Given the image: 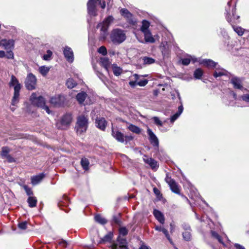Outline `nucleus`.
<instances>
[{"instance_id": "nucleus-5", "label": "nucleus", "mask_w": 249, "mask_h": 249, "mask_svg": "<svg viewBox=\"0 0 249 249\" xmlns=\"http://www.w3.org/2000/svg\"><path fill=\"white\" fill-rule=\"evenodd\" d=\"M30 101L33 105L45 110L48 114L50 113L51 111L49 107L45 105V99L42 96H38L36 93H33L30 97Z\"/></svg>"}, {"instance_id": "nucleus-4", "label": "nucleus", "mask_w": 249, "mask_h": 249, "mask_svg": "<svg viewBox=\"0 0 249 249\" xmlns=\"http://www.w3.org/2000/svg\"><path fill=\"white\" fill-rule=\"evenodd\" d=\"M113 20V17L111 16H109L106 18L102 22H101L97 25V28H101L100 40H105L106 38L108 35V28Z\"/></svg>"}, {"instance_id": "nucleus-36", "label": "nucleus", "mask_w": 249, "mask_h": 249, "mask_svg": "<svg viewBox=\"0 0 249 249\" xmlns=\"http://www.w3.org/2000/svg\"><path fill=\"white\" fill-rule=\"evenodd\" d=\"M94 219L96 222L102 225H105L107 222V220L99 214L96 215Z\"/></svg>"}, {"instance_id": "nucleus-29", "label": "nucleus", "mask_w": 249, "mask_h": 249, "mask_svg": "<svg viewBox=\"0 0 249 249\" xmlns=\"http://www.w3.org/2000/svg\"><path fill=\"white\" fill-rule=\"evenodd\" d=\"M113 237V233L111 232H108L105 235L103 238H100L99 241V243H106L107 242H109L112 240Z\"/></svg>"}, {"instance_id": "nucleus-8", "label": "nucleus", "mask_w": 249, "mask_h": 249, "mask_svg": "<svg viewBox=\"0 0 249 249\" xmlns=\"http://www.w3.org/2000/svg\"><path fill=\"white\" fill-rule=\"evenodd\" d=\"M121 16L125 18L127 23L131 25H135L137 24V20L134 18L133 14H131L127 9L122 8L120 11Z\"/></svg>"}, {"instance_id": "nucleus-47", "label": "nucleus", "mask_w": 249, "mask_h": 249, "mask_svg": "<svg viewBox=\"0 0 249 249\" xmlns=\"http://www.w3.org/2000/svg\"><path fill=\"white\" fill-rule=\"evenodd\" d=\"M240 98L242 101L247 104H249V93L243 94L241 96Z\"/></svg>"}, {"instance_id": "nucleus-39", "label": "nucleus", "mask_w": 249, "mask_h": 249, "mask_svg": "<svg viewBox=\"0 0 249 249\" xmlns=\"http://www.w3.org/2000/svg\"><path fill=\"white\" fill-rule=\"evenodd\" d=\"M212 236L213 238L216 239L219 243L222 244L223 246H225L221 237L215 231L212 230L211 231Z\"/></svg>"}, {"instance_id": "nucleus-33", "label": "nucleus", "mask_w": 249, "mask_h": 249, "mask_svg": "<svg viewBox=\"0 0 249 249\" xmlns=\"http://www.w3.org/2000/svg\"><path fill=\"white\" fill-rule=\"evenodd\" d=\"M29 206L31 208L35 207L36 206L37 199L36 197L30 196L27 200Z\"/></svg>"}, {"instance_id": "nucleus-12", "label": "nucleus", "mask_w": 249, "mask_h": 249, "mask_svg": "<svg viewBox=\"0 0 249 249\" xmlns=\"http://www.w3.org/2000/svg\"><path fill=\"white\" fill-rule=\"evenodd\" d=\"M76 99L80 104H83L84 101L86 102L87 104H90L92 103L90 97L84 91H81L77 94L76 95Z\"/></svg>"}, {"instance_id": "nucleus-64", "label": "nucleus", "mask_w": 249, "mask_h": 249, "mask_svg": "<svg viewBox=\"0 0 249 249\" xmlns=\"http://www.w3.org/2000/svg\"><path fill=\"white\" fill-rule=\"evenodd\" d=\"M140 249H150V248H149L148 247L146 246H144V245H142L141 247V248H140Z\"/></svg>"}, {"instance_id": "nucleus-9", "label": "nucleus", "mask_w": 249, "mask_h": 249, "mask_svg": "<svg viewBox=\"0 0 249 249\" xmlns=\"http://www.w3.org/2000/svg\"><path fill=\"white\" fill-rule=\"evenodd\" d=\"M25 86L28 90H33L35 89L36 84V78L32 73L28 74L25 80Z\"/></svg>"}, {"instance_id": "nucleus-48", "label": "nucleus", "mask_w": 249, "mask_h": 249, "mask_svg": "<svg viewBox=\"0 0 249 249\" xmlns=\"http://www.w3.org/2000/svg\"><path fill=\"white\" fill-rule=\"evenodd\" d=\"M152 120L154 123L158 126H162L163 124L162 122L160 120L158 117H154L152 118Z\"/></svg>"}, {"instance_id": "nucleus-52", "label": "nucleus", "mask_w": 249, "mask_h": 249, "mask_svg": "<svg viewBox=\"0 0 249 249\" xmlns=\"http://www.w3.org/2000/svg\"><path fill=\"white\" fill-rule=\"evenodd\" d=\"M98 52L104 55H105L107 54V50L105 46L100 47L98 49Z\"/></svg>"}, {"instance_id": "nucleus-25", "label": "nucleus", "mask_w": 249, "mask_h": 249, "mask_svg": "<svg viewBox=\"0 0 249 249\" xmlns=\"http://www.w3.org/2000/svg\"><path fill=\"white\" fill-rule=\"evenodd\" d=\"M200 63L210 68H215L217 66V63L209 59H203Z\"/></svg>"}, {"instance_id": "nucleus-54", "label": "nucleus", "mask_w": 249, "mask_h": 249, "mask_svg": "<svg viewBox=\"0 0 249 249\" xmlns=\"http://www.w3.org/2000/svg\"><path fill=\"white\" fill-rule=\"evenodd\" d=\"M27 222L26 221L20 223L18 225V227L21 230H25L27 228Z\"/></svg>"}, {"instance_id": "nucleus-11", "label": "nucleus", "mask_w": 249, "mask_h": 249, "mask_svg": "<svg viewBox=\"0 0 249 249\" xmlns=\"http://www.w3.org/2000/svg\"><path fill=\"white\" fill-rule=\"evenodd\" d=\"M147 133L150 143L153 145V147H154L156 150H158L159 146V141L158 138L152 131V130L149 127L147 128Z\"/></svg>"}, {"instance_id": "nucleus-24", "label": "nucleus", "mask_w": 249, "mask_h": 249, "mask_svg": "<svg viewBox=\"0 0 249 249\" xmlns=\"http://www.w3.org/2000/svg\"><path fill=\"white\" fill-rule=\"evenodd\" d=\"M153 214L160 223L161 224H164L165 218L163 214L161 212L156 209H154L153 211Z\"/></svg>"}, {"instance_id": "nucleus-17", "label": "nucleus", "mask_w": 249, "mask_h": 249, "mask_svg": "<svg viewBox=\"0 0 249 249\" xmlns=\"http://www.w3.org/2000/svg\"><path fill=\"white\" fill-rule=\"evenodd\" d=\"M64 55L66 60L70 63H72L74 60L73 53L72 49L66 46L63 50Z\"/></svg>"}, {"instance_id": "nucleus-35", "label": "nucleus", "mask_w": 249, "mask_h": 249, "mask_svg": "<svg viewBox=\"0 0 249 249\" xmlns=\"http://www.w3.org/2000/svg\"><path fill=\"white\" fill-rule=\"evenodd\" d=\"M149 26H150L149 22L146 20H143L142 21V25L141 27V31L143 33L148 32V31H149V30L148 29Z\"/></svg>"}, {"instance_id": "nucleus-59", "label": "nucleus", "mask_w": 249, "mask_h": 249, "mask_svg": "<svg viewBox=\"0 0 249 249\" xmlns=\"http://www.w3.org/2000/svg\"><path fill=\"white\" fill-rule=\"evenodd\" d=\"M199 220H200V221L201 222H207L208 223H209V222H212L211 220L210 219L208 218H207L205 220L204 219V217L201 218L200 219H199Z\"/></svg>"}, {"instance_id": "nucleus-38", "label": "nucleus", "mask_w": 249, "mask_h": 249, "mask_svg": "<svg viewBox=\"0 0 249 249\" xmlns=\"http://www.w3.org/2000/svg\"><path fill=\"white\" fill-rule=\"evenodd\" d=\"M203 75V71L200 68L196 69L194 72V76L196 79H200Z\"/></svg>"}, {"instance_id": "nucleus-18", "label": "nucleus", "mask_w": 249, "mask_h": 249, "mask_svg": "<svg viewBox=\"0 0 249 249\" xmlns=\"http://www.w3.org/2000/svg\"><path fill=\"white\" fill-rule=\"evenodd\" d=\"M231 82L233 85V87L236 89H239L241 90H245L246 89H244L242 85V80L240 78L237 77H233L231 79Z\"/></svg>"}, {"instance_id": "nucleus-61", "label": "nucleus", "mask_w": 249, "mask_h": 249, "mask_svg": "<svg viewBox=\"0 0 249 249\" xmlns=\"http://www.w3.org/2000/svg\"><path fill=\"white\" fill-rule=\"evenodd\" d=\"M5 56V52L3 51H0V58L4 57Z\"/></svg>"}, {"instance_id": "nucleus-23", "label": "nucleus", "mask_w": 249, "mask_h": 249, "mask_svg": "<svg viewBox=\"0 0 249 249\" xmlns=\"http://www.w3.org/2000/svg\"><path fill=\"white\" fill-rule=\"evenodd\" d=\"M182 65L185 66L188 65L192 61L193 63L197 61V59L191 55H187L186 57L182 58L180 60Z\"/></svg>"}, {"instance_id": "nucleus-13", "label": "nucleus", "mask_w": 249, "mask_h": 249, "mask_svg": "<svg viewBox=\"0 0 249 249\" xmlns=\"http://www.w3.org/2000/svg\"><path fill=\"white\" fill-rule=\"evenodd\" d=\"M65 101V97L61 95H55L51 98L50 103L55 107H60L62 105Z\"/></svg>"}, {"instance_id": "nucleus-49", "label": "nucleus", "mask_w": 249, "mask_h": 249, "mask_svg": "<svg viewBox=\"0 0 249 249\" xmlns=\"http://www.w3.org/2000/svg\"><path fill=\"white\" fill-rule=\"evenodd\" d=\"M23 188L28 196H30L33 195V193L31 189L29 188L27 185H24Z\"/></svg>"}, {"instance_id": "nucleus-41", "label": "nucleus", "mask_w": 249, "mask_h": 249, "mask_svg": "<svg viewBox=\"0 0 249 249\" xmlns=\"http://www.w3.org/2000/svg\"><path fill=\"white\" fill-rule=\"evenodd\" d=\"M49 70L50 68L45 66H41L39 68V71L43 76L47 75Z\"/></svg>"}, {"instance_id": "nucleus-58", "label": "nucleus", "mask_w": 249, "mask_h": 249, "mask_svg": "<svg viewBox=\"0 0 249 249\" xmlns=\"http://www.w3.org/2000/svg\"><path fill=\"white\" fill-rule=\"evenodd\" d=\"M234 247L236 249H246L244 246L237 243L234 244Z\"/></svg>"}, {"instance_id": "nucleus-26", "label": "nucleus", "mask_w": 249, "mask_h": 249, "mask_svg": "<svg viewBox=\"0 0 249 249\" xmlns=\"http://www.w3.org/2000/svg\"><path fill=\"white\" fill-rule=\"evenodd\" d=\"M143 34L144 40L146 42L153 43L155 42L156 40L150 31L144 33Z\"/></svg>"}, {"instance_id": "nucleus-55", "label": "nucleus", "mask_w": 249, "mask_h": 249, "mask_svg": "<svg viewBox=\"0 0 249 249\" xmlns=\"http://www.w3.org/2000/svg\"><path fill=\"white\" fill-rule=\"evenodd\" d=\"M182 227L185 231H191L190 225L187 223H183L182 224Z\"/></svg>"}, {"instance_id": "nucleus-51", "label": "nucleus", "mask_w": 249, "mask_h": 249, "mask_svg": "<svg viewBox=\"0 0 249 249\" xmlns=\"http://www.w3.org/2000/svg\"><path fill=\"white\" fill-rule=\"evenodd\" d=\"M52 52L50 50L47 51V54H44L43 56V59L45 60H48L52 55Z\"/></svg>"}, {"instance_id": "nucleus-43", "label": "nucleus", "mask_w": 249, "mask_h": 249, "mask_svg": "<svg viewBox=\"0 0 249 249\" xmlns=\"http://www.w3.org/2000/svg\"><path fill=\"white\" fill-rule=\"evenodd\" d=\"M191 231H185L182 233L183 238L184 240L186 241H189L191 240Z\"/></svg>"}, {"instance_id": "nucleus-63", "label": "nucleus", "mask_w": 249, "mask_h": 249, "mask_svg": "<svg viewBox=\"0 0 249 249\" xmlns=\"http://www.w3.org/2000/svg\"><path fill=\"white\" fill-rule=\"evenodd\" d=\"M160 48H161V52L162 53V54L164 55L165 53V47L161 45Z\"/></svg>"}, {"instance_id": "nucleus-27", "label": "nucleus", "mask_w": 249, "mask_h": 249, "mask_svg": "<svg viewBox=\"0 0 249 249\" xmlns=\"http://www.w3.org/2000/svg\"><path fill=\"white\" fill-rule=\"evenodd\" d=\"M183 110V107L182 105L179 106L178 107V111L175 114L172 115L170 118V122L173 123L181 115Z\"/></svg>"}, {"instance_id": "nucleus-19", "label": "nucleus", "mask_w": 249, "mask_h": 249, "mask_svg": "<svg viewBox=\"0 0 249 249\" xmlns=\"http://www.w3.org/2000/svg\"><path fill=\"white\" fill-rule=\"evenodd\" d=\"M95 124L99 129L104 131L106 128L107 122L104 118H97L95 120Z\"/></svg>"}, {"instance_id": "nucleus-37", "label": "nucleus", "mask_w": 249, "mask_h": 249, "mask_svg": "<svg viewBox=\"0 0 249 249\" xmlns=\"http://www.w3.org/2000/svg\"><path fill=\"white\" fill-rule=\"evenodd\" d=\"M10 148L7 146H3L1 148L0 155L2 159H5L9 155Z\"/></svg>"}, {"instance_id": "nucleus-20", "label": "nucleus", "mask_w": 249, "mask_h": 249, "mask_svg": "<svg viewBox=\"0 0 249 249\" xmlns=\"http://www.w3.org/2000/svg\"><path fill=\"white\" fill-rule=\"evenodd\" d=\"M112 136L119 142H124L123 134L113 127H112Z\"/></svg>"}, {"instance_id": "nucleus-30", "label": "nucleus", "mask_w": 249, "mask_h": 249, "mask_svg": "<svg viewBox=\"0 0 249 249\" xmlns=\"http://www.w3.org/2000/svg\"><path fill=\"white\" fill-rule=\"evenodd\" d=\"M111 68L115 76H119L122 73V69L121 67L118 66L117 64H112Z\"/></svg>"}, {"instance_id": "nucleus-31", "label": "nucleus", "mask_w": 249, "mask_h": 249, "mask_svg": "<svg viewBox=\"0 0 249 249\" xmlns=\"http://www.w3.org/2000/svg\"><path fill=\"white\" fill-rule=\"evenodd\" d=\"M155 230L159 231H162L164 234V235H165L166 237L168 239V240L171 241V238L168 233V231L166 229L164 228L161 226H156L155 227Z\"/></svg>"}, {"instance_id": "nucleus-28", "label": "nucleus", "mask_w": 249, "mask_h": 249, "mask_svg": "<svg viewBox=\"0 0 249 249\" xmlns=\"http://www.w3.org/2000/svg\"><path fill=\"white\" fill-rule=\"evenodd\" d=\"M215 68L216 70H215L213 74L215 78H217L218 77H220L221 76L225 75L227 74V71L223 69H220L219 67H217V66Z\"/></svg>"}, {"instance_id": "nucleus-21", "label": "nucleus", "mask_w": 249, "mask_h": 249, "mask_svg": "<svg viewBox=\"0 0 249 249\" xmlns=\"http://www.w3.org/2000/svg\"><path fill=\"white\" fill-rule=\"evenodd\" d=\"M147 76V75L146 74L139 75L138 74H134L131 77L132 78H133V80H130L129 82V84L131 87L134 88L136 85H138L137 81L139 80L140 77H144Z\"/></svg>"}, {"instance_id": "nucleus-62", "label": "nucleus", "mask_w": 249, "mask_h": 249, "mask_svg": "<svg viewBox=\"0 0 249 249\" xmlns=\"http://www.w3.org/2000/svg\"><path fill=\"white\" fill-rule=\"evenodd\" d=\"M170 231H171V232H173V231H174V229H175V225L173 223H170Z\"/></svg>"}, {"instance_id": "nucleus-22", "label": "nucleus", "mask_w": 249, "mask_h": 249, "mask_svg": "<svg viewBox=\"0 0 249 249\" xmlns=\"http://www.w3.org/2000/svg\"><path fill=\"white\" fill-rule=\"evenodd\" d=\"M45 174L40 173L37 175L34 176L31 178V183L33 185H36L40 183L44 178Z\"/></svg>"}, {"instance_id": "nucleus-45", "label": "nucleus", "mask_w": 249, "mask_h": 249, "mask_svg": "<svg viewBox=\"0 0 249 249\" xmlns=\"http://www.w3.org/2000/svg\"><path fill=\"white\" fill-rule=\"evenodd\" d=\"M142 77L137 81V85L141 87L145 86L148 83V80L145 79H141Z\"/></svg>"}, {"instance_id": "nucleus-50", "label": "nucleus", "mask_w": 249, "mask_h": 249, "mask_svg": "<svg viewBox=\"0 0 249 249\" xmlns=\"http://www.w3.org/2000/svg\"><path fill=\"white\" fill-rule=\"evenodd\" d=\"M119 233L122 236H125L128 233V231L125 227H122L119 229Z\"/></svg>"}, {"instance_id": "nucleus-53", "label": "nucleus", "mask_w": 249, "mask_h": 249, "mask_svg": "<svg viewBox=\"0 0 249 249\" xmlns=\"http://www.w3.org/2000/svg\"><path fill=\"white\" fill-rule=\"evenodd\" d=\"M110 249H128V248L125 246H120L118 248L116 244H113L110 247Z\"/></svg>"}, {"instance_id": "nucleus-3", "label": "nucleus", "mask_w": 249, "mask_h": 249, "mask_svg": "<svg viewBox=\"0 0 249 249\" xmlns=\"http://www.w3.org/2000/svg\"><path fill=\"white\" fill-rule=\"evenodd\" d=\"M89 125V119L87 116L81 115L77 117L75 126V130L77 135L85 133Z\"/></svg>"}, {"instance_id": "nucleus-56", "label": "nucleus", "mask_w": 249, "mask_h": 249, "mask_svg": "<svg viewBox=\"0 0 249 249\" xmlns=\"http://www.w3.org/2000/svg\"><path fill=\"white\" fill-rule=\"evenodd\" d=\"M5 159H6L7 161L9 163H12L16 161L15 159L10 155H9L8 156H7Z\"/></svg>"}, {"instance_id": "nucleus-46", "label": "nucleus", "mask_w": 249, "mask_h": 249, "mask_svg": "<svg viewBox=\"0 0 249 249\" xmlns=\"http://www.w3.org/2000/svg\"><path fill=\"white\" fill-rule=\"evenodd\" d=\"M5 57L7 59H13L14 58V54L13 51L11 50L7 51L6 53H5Z\"/></svg>"}, {"instance_id": "nucleus-15", "label": "nucleus", "mask_w": 249, "mask_h": 249, "mask_svg": "<svg viewBox=\"0 0 249 249\" xmlns=\"http://www.w3.org/2000/svg\"><path fill=\"white\" fill-rule=\"evenodd\" d=\"M165 180L169 185L172 192L177 194H179V189L178 186L174 179L171 178L170 177H169L167 175Z\"/></svg>"}, {"instance_id": "nucleus-6", "label": "nucleus", "mask_w": 249, "mask_h": 249, "mask_svg": "<svg viewBox=\"0 0 249 249\" xmlns=\"http://www.w3.org/2000/svg\"><path fill=\"white\" fill-rule=\"evenodd\" d=\"M110 38L113 44H120L125 40V33L123 30L114 29L110 33Z\"/></svg>"}, {"instance_id": "nucleus-34", "label": "nucleus", "mask_w": 249, "mask_h": 249, "mask_svg": "<svg viewBox=\"0 0 249 249\" xmlns=\"http://www.w3.org/2000/svg\"><path fill=\"white\" fill-rule=\"evenodd\" d=\"M127 128L131 132L137 134H140L142 131V129L132 124H130Z\"/></svg>"}, {"instance_id": "nucleus-32", "label": "nucleus", "mask_w": 249, "mask_h": 249, "mask_svg": "<svg viewBox=\"0 0 249 249\" xmlns=\"http://www.w3.org/2000/svg\"><path fill=\"white\" fill-rule=\"evenodd\" d=\"M100 62L105 69L107 71L108 70V68L110 65V62L109 59L107 57L102 58L101 59Z\"/></svg>"}, {"instance_id": "nucleus-57", "label": "nucleus", "mask_w": 249, "mask_h": 249, "mask_svg": "<svg viewBox=\"0 0 249 249\" xmlns=\"http://www.w3.org/2000/svg\"><path fill=\"white\" fill-rule=\"evenodd\" d=\"M59 244L63 247L66 248L67 245L69 244L68 242L66 240H62L59 243Z\"/></svg>"}, {"instance_id": "nucleus-44", "label": "nucleus", "mask_w": 249, "mask_h": 249, "mask_svg": "<svg viewBox=\"0 0 249 249\" xmlns=\"http://www.w3.org/2000/svg\"><path fill=\"white\" fill-rule=\"evenodd\" d=\"M143 63L146 65H150L155 63V60L151 57H144L143 58Z\"/></svg>"}, {"instance_id": "nucleus-7", "label": "nucleus", "mask_w": 249, "mask_h": 249, "mask_svg": "<svg viewBox=\"0 0 249 249\" xmlns=\"http://www.w3.org/2000/svg\"><path fill=\"white\" fill-rule=\"evenodd\" d=\"M100 5L102 9L106 7V2L104 0H89L87 3V9L88 14L91 16L97 15L96 6L97 3Z\"/></svg>"}, {"instance_id": "nucleus-10", "label": "nucleus", "mask_w": 249, "mask_h": 249, "mask_svg": "<svg viewBox=\"0 0 249 249\" xmlns=\"http://www.w3.org/2000/svg\"><path fill=\"white\" fill-rule=\"evenodd\" d=\"M72 120V116L70 114H66L64 115L60 122L57 124V127L59 129H66L71 123Z\"/></svg>"}, {"instance_id": "nucleus-42", "label": "nucleus", "mask_w": 249, "mask_h": 249, "mask_svg": "<svg viewBox=\"0 0 249 249\" xmlns=\"http://www.w3.org/2000/svg\"><path fill=\"white\" fill-rule=\"evenodd\" d=\"M66 85L69 89H72L76 85V83L72 78H69L66 82Z\"/></svg>"}, {"instance_id": "nucleus-40", "label": "nucleus", "mask_w": 249, "mask_h": 249, "mask_svg": "<svg viewBox=\"0 0 249 249\" xmlns=\"http://www.w3.org/2000/svg\"><path fill=\"white\" fill-rule=\"evenodd\" d=\"M81 164L83 168L85 170L89 169V160L86 158H82L81 160Z\"/></svg>"}, {"instance_id": "nucleus-2", "label": "nucleus", "mask_w": 249, "mask_h": 249, "mask_svg": "<svg viewBox=\"0 0 249 249\" xmlns=\"http://www.w3.org/2000/svg\"><path fill=\"white\" fill-rule=\"evenodd\" d=\"M9 86L10 87H14V92L11 104L14 106L18 103L19 92L21 88V85L19 83L18 79L14 75H12L9 82Z\"/></svg>"}, {"instance_id": "nucleus-60", "label": "nucleus", "mask_w": 249, "mask_h": 249, "mask_svg": "<svg viewBox=\"0 0 249 249\" xmlns=\"http://www.w3.org/2000/svg\"><path fill=\"white\" fill-rule=\"evenodd\" d=\"M153 191L157 196L160 195V192L157 188H154Z\"/></svg>"}, {"instance_id": "nucleus-16", "label": "nucleus", "mask_w": 249, "mask_h": 249, "mask_svg": "<svg viewBox=\"0 0 249 249\" xmlns=\"http://www.w3.org/2000/svg\"><path fill=\"white\" fill-rule=\"evenodd\" d=\"M143 160L145 163L150 166V168L152 170L156 171L158 169L159 167V164L154 159L144 156L143 158Z\"/></svg>"}, {"instance_id": "nucleus-1", "label": "nucleus", "mask_w": 249, "mask_h": 249, "mask_svg": "<svg viewBox=\"0 0 249 249\" xmlns=\"http://www.w3.org/2000/svg\"><path fill=\"white\" fill-rule=\"evenodd\" d=\"M231 1L227 3V5L225 7L226 12V19L227 21L230 23L234 31L239 36H242L244 34H248L249 36V32L247 30L242 28V27L234 25V23H238L239 22V16L235 15V7L233 5L232 7L231 8Z\"/></svg>"}, {"instance_id": "nucleus-14", "label": "nucleus", "mask_w": 249, "mask_h": 249, "mask_svg": "<svg viewBox=\"0 0 249 249\" xmlns=\"http://www.w3.org/2000/svg\"><path fill=\"white\" fill-rule=\"evenodd\" d=\"M15 41L13 39H1L0 37V47L5 50H12L14 47Z\"/></svg>"}]
</instances>
